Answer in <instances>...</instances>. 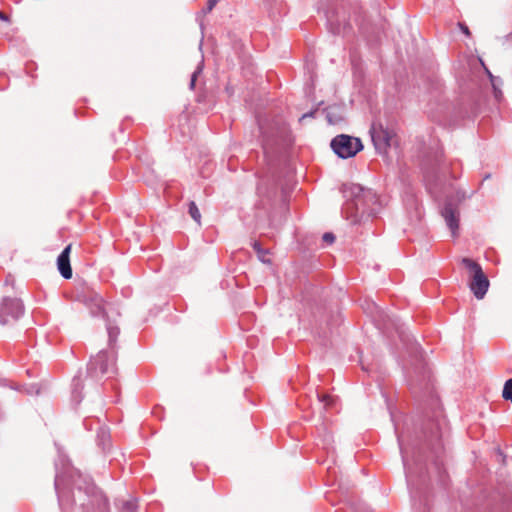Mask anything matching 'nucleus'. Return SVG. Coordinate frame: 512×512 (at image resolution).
Instances as JSON below:
<instances>
[{
    "label": "nucleus",
    "instance_id": "1",
    "mask_svg": "<svg viewBox=\"0 0 512 512\" xmlns=\"http://www.w3.org/2000/svg\"><path fill=\"white\" fill-rule=\"evenodd\" d=\"M54 486L62 512H69L77 503L83 512H109L108 500L102 491L77 470L57 472Z\"/></svg>",
    "mask_w": 512,
    "mask_h": 512
},
{
    "label": "nucleus",
    "instance_id": "2",
    "mask_svg": "<svg viewBox=\"0 0 512 512\" xmlns=\"http://www.w3.org/2000/svg\"><path fill=\"white\" fill-rule=\"evenodd\" d=\"M345 204L342 212L352 222H357L364 216H374L379 211V203L376 194L359 184H344L342 187Z\"/></svg>",
    "mask_w": 512,
    "mask_h": 512
},
{
    "label": "nucleus",
    "instance_id": "3",
    "mask_svg": "<svg viewBox=\"0 0 512 512\" xmlns=\"http://www.w3.org/2000/svg\"><path fill=\"white\" fill-rule=\"evenodd\" d=\"M108 332V350H101L96 356L92 357L88 363L87 373L93 379H100L104 375L115 374L116 351L115 344L120 330L117 326L107 325Z\"/></svg>",
    "mask_w": 512,
    "mask_h": 512
},
{
    "label": "nucleus",
    "instance_id": "4",
    "mask_svg": "<svg viewBox=\"0 0 512 512\" xmlns=\"http://www.w3.org/2000/svg\"><path fill=\"white\" fill-rule=\"evenodd\" d=\"M462 264L473 273L469 288L477 299H483L489 289V280L480 264L470 258H463Z\"/></svg>",
    "mask_w": 512,
    "mask_h": 512
},
{
    "label": "nucleus",
    "instance_id": "5",
    "mask_svg": "<svg viewBox=\"0 0 512 512\" xmlns=\"http://www.w3.org/2000/svg\"><path fill=\"white\" fill-rule=\"evenodd\" d=\"M331 148L338 157L348 159L360 152L363 145L359 138L341 134L332 139Z\"/></svg>",
    "mask_w": 512,
    "mask_h": 512
},
{
    "label": "nucleus",
    "instance_id": "6",
    "mask_svg": "<svg viewBox=\"0 0 512 512\" xmlns=\"http://www.w3.org/2000/svg\"><path fill=\"white\" fill-rule=\"evenodd\" d=\"M465 199L463 192H457L455 199L454 197H448L441 209V215L444 218L446 225L450 229L452 236L458 235L459 228V209L458 204Z\"/></svg>",
    "mask_w": 512,
    "mask_h": 512
},
{
    "label": "nucleus",
    "instance_id": "7",
    "mask_svg": "<svg viewBox=\"0 0 512 512\" xmlns=\"http://www.w3.org/2000/svg\"><path fill=\"white\" fill-rule=\"evenodd\" d=\"M24 314V305L18 298L4 297L0 306V323L11 324Z\"/></svg>",
    "mask_w": 512,
    "mask_h": 512
},
{
    "label": "nucleus",
    "instance_id": "8",
    "mask_svg": "<svg viewBox=\"0 0 512 512\" xmlns=\"http://www.w3.org/2000/svg\"><path fill=\"white\" fill-rule=\"evenodd\" d=\"M371 138L376 150L385 151L390 146L392 134L387 129H383L382 126L379 128L373 127Z\"/></svg>",
    "mask_w": 512,
    "mask_h": 512
},
{
    "label": "nucleus",
    "instance_id": "9",
    "mask_svg": "<svg viewBox=\"0 0 512 512\" xmlns=\"http://www.w3.org/2000/svg\"><path fill=\"white\" fill-rule=\"evenodd\" d=\"M70 251L71 245H67L57 258V267L60 275L64 279H70L72 277V268L70 265Z\"/></svg>",
    "mask_w": 512,
    "mask_h": 512
},
{
    "label": "nucleus",
    "instance_id": "10",
    "mask_svg": "<svg viewBox=\"0 0 512 512\" xmlns=\"http://www.w3.org/2000/svg\"><path fill=\"white\" fill-rule=\"evenodd\" d=\"M86 306L90 309V313L93 316H100L104 311L103 299L100 295L95 294L90 298L85 299Z\"/></svg>",
    "mask_w": 512,
    "mask_h": 512
},
{
    "label": "nucleus",
    "instance_id": "11",
    "mask_svg": "<svg viewBox=\"0 0 512 512\" xmlns=\"http://www.w3.org/2000/svg\"><path fill=\"white\" fill-rule=\"evenodd\" d=\"M72 390H71V399L76 404L79 405L83 399V382L80 376H75L72 380L71 384Z\"/></svg>",
    "mask_w": 512,
    "mask_h": 512
},
{
    "label": "nucleus",
    "instance_id": "12",
    "mask_svg": "<svg viewBox=\"0 0 512 512\" xmlns=\"http://www.w3.org/2000/svg\"><path fill=\"white\" fill-rule=\"evenodd\" d=\"M120 512H136L138 509L137 499L130 498L129 500H118L116 502Z\"/></svg>",
    "mask_w": 512,
    "mask_h": 512
},
{
    "label": "nucleus",
    "instance_id": "13",
    "mask_svg": "<svg viewBox=\"0 0 512 512\" xmlns=\"http://www.w3.org/2000/svg\"><path fill=\"white\" fill-rule=\"evenodd\" d=\"M488 76H489V79H490V82H491V85L493 87V91H494V96L497 100H500L502 98V90H501V86L503 84V81L502 79H500L499 77H495L494 75H492V73L487 69L485 68Z\"/></svg>",
    "mask_w": 512,
    "mask_h": 512
},
{
    "label": "nucleus",
    "instance_id": "14",
    "mask_svg": "<svg viewBox=\"0 0 512 512\" xmlns=\"http://www.w3.org/2000/svg\"><path fill=\"white\" fill-rule=\"evenodd\" d=\"M97 440H98V444L100 446H102L103 450H106L107 448H109L110 447L109 431L106 428L101 427L97 432Z\"/></svg>",
    "mask_w": 512,
    "mask_h": 512
},
{
    "label": "nucleus",
    "instance_id": "15",
    "mask_svg": "<svg viewBox=\"0 0 512 512\" xmlns=\"http://www.w3.org/2000/svg\"><path fill=\"white\" fill-rule=\"evenodd\" d=\"M254 251L257 253L258 258L263 263H270V259L267 258L268 251L264 250L258 241L252 243Z\"/></svg>",
    "mask_w": 512,
    "mask_h": 512
},
{
    "label": "nucleus",
    "instance_id": "16",
    "mask_svg": "<svg viewBox=\"0 0 512 512\" xmlns=\"http://www.w3.org/2000/svg\"><path fill=\"white\" fill-rule=\"evenodd\" d=\"M397 439H398V443H399V448H400V452H401V456H402V461H403V466H404L406 478L409 479V477H410V467H409V464H408L407 451L403 447L401 439H400L399 436L397 437Z\"/></svg>",
    "mask_w": 512,
    "mask_h": 512
},
{
    "label": "nucleus",
    "instance_id": "17",
    "mask_svg": "<svg viewBox=\"0 0 512 512\" xmlns=\"http://www.w3.org/2000/svg\"><path fill=\"white\" fill-rule=\"evenodd\" d=\"M327 23L329 25V29L333 34H341L345 30V26H341L340 24H335L333 18L330 15H327Z\"/></svg>",
    "mask_w": 512,
    "mask_h": 512
},
{
    "label": "nucleus",
    "instance_id": "18",
    "mask_svg": "<svg viewBox=\"0 0 512 512\" xmlns=\"http://www.w3.org/2000/svg\"><path fill=\"white\" fill-rule=\"evenodd\" d=\"M189 214L195 222H197L198 224L200 223L201 214L194 201H191L189 203Z\"/></svg>",
    "mask_w": 512,
    "mask_h": 512
},
{
    "label": "nucleus",
    "instance_id": "19",
    "mask_svg": "<svg viewBox=\"0 0 512 512\" xmlns=\"http://www.w3.org/2000/svg\"><path fill=\"white\" fill-rule=\"evenodd\" d=\"M502 397L512 403V378L505 382Z\"/></svg>",
    "mask_w": 512,
    "mask_h": 512
},
{
    "label": "nucleus",
    "instance_id": "20",
    "mask_svg": "<svg viewBox=\"0 0 512 512\" xmlns=\"http://www.w3.org/2000/svg\"><path fill=\"white\" fill-rule=\"evenodd\" d=\"M202 64H200L197 69L193 72L192 76H191V80H190V88L191 89H194L195 87V83H196V79H197V76L202 72Z\"/></svg>",
    "mask_w": 512,
    "mask_h": 512
},
{
    "label": "nucleus",
    "instance_id": "21",
    "mask_svg": "<svg viewBox=\"0 0 512 512\" xmlns=\"http://www.w3.org/2000/svg\"><path fill=\"white\" fill-rule=\"evenodd\" d=\"M318 397V400L321 402V403H324L325 406H330L332 405L333 403V399L330 395H327V394H318L317 395Z\"/></svg>",
    "mask_w": 512,
    "mask_h": 512
},
{
    "label": "nucleus",
    "instance_id": "22",
    "mask_svg": "<svg viewBox=\"0 0 512 512\" xmlns=\"http://www.w3.org/2000/svg\"><path fill=\"white\" fill-rule=\"evenodd\" d=\"M216 4L217 0H208L206 7L202 9L201 13L204 15L210 13Z\"/></svg>",
    "mask_w": 512,
    "mask_h": 512
},
{
    "label": "nucleus",
    "instance_id": "23",
    "mask_svg": "<svg viewBox=\"0 0 512 512\" xmlns=\"http://www.w3.org/2000/svg\"><path fill=\"white\" fill-rule=\"evenodd\" d=\"M322 239L325 243H327L328 245H331L335 241V235L331 232H326L323 234Z\"/></svg>",
    "mask_w": 512,
    "mask_h": 512
},
{
    "label": "nucleus",
    "instance_id": "24",
    "mask_svg": "<svg viewBox=\"0 0 512 512\" xmlns=\"http://www.w3.org/2000/svg\"><path fill=\"white\" fill-rule=\"evenodd\" d=\"M459 25H460V28H461V30H462V32L464 34L470 35V31H469V29H468V27L466 25H464V24H459Z\"/></svg>",
    "mask_w": 512,
    "mask_h": 512
},
{
    "label": "nucleus",
    "instance_id": "25",
    "mask_svg": "<svg viewBox=\"0 0 512 512\" xmlns=\"http://www.w3.org/2000/svg\"><path fill=\"white\" fill-rule=\"evenodd\" d=\"M0 20H3V21H9V17L0 11Z\"/></svg>",
    "mask_w": 512,
    "mask_h": 512
},
{
    "label": "nucleus",
    "instance_id": "26",
    "mask_svg": "<svg viewBox=\"0 0 512 512\" xmlns=\"http://www.w3.org/2000/svg\"><path fill=\"white\" fill-rule=\"evenodd\" d=\"M313 115H314V112H309V113L304 114V115L301 117V119H304V118H306V117H312Z\"/></svg>",
    "mask_w": 512,
    "mask_h": 512
},
{
    "label": "nucleus",
    "instance_id": "27",
    "mask_svg": "<svg viewBox=\"0 0 512 512\" xmlns=\"http://www.w3.org/2000/svg\"><path fill=\"white\" fill-rule=\"evenodd\" d=\"M33 389H34V387H33V386H31L30 388H25V391H26L28 394H32Z\"/></svg>",
    "mask_w": 512,
    "mask_h": 512
},
{
    "label": "nucleus",
    "instance_id": "28",
    "mask_svg": "<svg viewBox=\"0 0 512 512\" xmlns=\"http://www.w3.org/2000/svg\"><path fill=\"white\" fill-rule=\"evenodd\" d=\"M331 438H332V437H331V435H330V434H326V435H325V439H324V441L329 442V441L331 440Z\"/></svg>",
    "mask_w": 512,
    "mask_h": 512
}]
</instances>
